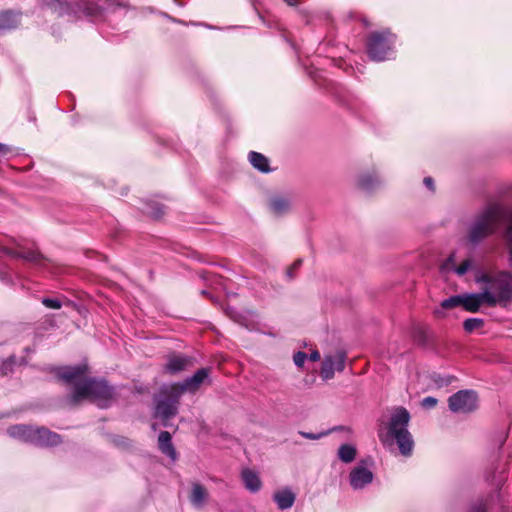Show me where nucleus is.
<instances>
[{
    "instance_id": "2",
    "label": "nucleus",
    "mask_w": 512,
    "mask_h": 512,
    "mask_svg": "<svg viewBox=\"0 0 512 512\" xmlns=\"http://www.w3.org/2000/svg\"><path fill=\"white\" fill-rule=\"evenodd\" d=\"M409 421V412L403 407H397L390 413L389 421L386 426L387 433L383 434L381 429L378 433L383 443L386 442L387 438L395 440L400 453L406 457L411 456L414 448V440L408 430Z\"/></svg>"
},
{
    "instance_id": "5",
    "label": "nucleus",
    "mask_w": 512,
    "mask_h": 512,
    "mask_svg": "<svg viewBox=\"0 0 512 512\" xmlns=\"http://www.w3.org/2000/svg\"><path fill=\"white\" fill-rule=\"evenodd\" d=\"M8 434L15 439L36 446H53L60 442V436L46 428H33L26 425H15L8 429Z\"/></svg>"
},
{
    "instance_id": "24",
    "label": "nucleus",
    "mask_w": 512,
    "mask_h": 512,
    "mask_svg": "<svg viewBox=\"0 0 512 512\" xmlns=\"http://www.w3.org/2000/svg\"><path fill=\"white\" fill-rule=\"evenodd\" d=\"M50 9L53 13L57 15H63L69 12H76V9L71 6V4L67 3L63 0H55L53 3L49 4Z\"/></svg>"
},
{
    "instance_id": "19",
    "label": "nucleus",
    "mask_w": 512,
    "mask_h": 512,
    "mask_svg": "<svg viewBox=\"0 0 512 512\" xmlns=\"http://www.w3.org/2000/svg\"><path fill=\"white\" fill-rule=\"evenodd\" d=\"M208 497V492L204 486L199 483H194L192 486L190 501L196 507L203 506Z\"/></svg>"
},
{
    "instance_id": "34",
    "label": "nucleus",
    "mask_w": 512,
    "mask_h": 512,
    "mask_svg": "<svg viewBox=\"0 0 512 512\" xmlns=\"http://www.w3.org/2000/svg\"><path fill=\"white\" fill-rule=\"evenodd\" d=\"M301 263H302V260H301V259H299V260L295 261V262H294V264L292 265V267L288 270L287 274H288V276H289L290 278H292V277H293V276H292V270H293V269L298 268V267L301 265Z\"/></svg>"
},
{
    "instance_id": "7",
    "label": "nucleus",
    "mask_w": 512,
    "mask_h": 512,
    "mask_svg": "<svg viewBox=\"0 0 512 512\" xmlns=\"http://www.w3.org/2000/svg\"><path fill=\"white\" fill-rule=\"evenodd\" d=\"M210 370L208 368H201L197 370L191 377L186 378L180 383H175L170 386L169 394L175 397H180L185 392L194 393L200 386L208 380Z\"/></svg>"
},
{
    "instance_id": "9",
    "label": "nucleus",
    "mask_w": 512,
    "mask_h": 512,
    "mask_svg": "<svg viewBox=\"0 0 512 512\" xmlns=\"http://www.w3.org/2000/svg\"><path fill=\"white\" fill-rule=\"evenodd\" d=\"M374 474L364 461L354 466L349 473V484L353 490H362L373 482Z\"/></svg>"
},
{
    "instance_id": "35",
    "label": "nucleus",
    "mask_w": 512,
    "mask_h": 512,
    "mask_svg": "<svg viewBox=\"0 0 512 512\" xmlns=\"http://www.w3.org/2000/svg\"><path fill=\"white\" fill-rule=\"evenodd\" d=\"M9 148L0 143V159L7 155Z\"/></svg>"
},
{
    "instance_id": "36",
    "label": "nucleus",
    "mask_w": 512,
    "mask_h": 512,
    "mask_svg": "<svg viewBox=\"0 0 512 512\" xmlns=\"http://www.w3.org/2000/svg\"><path fill=\"white\" fill-rule=\"evenodd\" d=\"M309 359L311 361H318L320 359V354L318 351H313L310 356H309Z\"/></svg>"
},
{
    "instance_id": "16",
    "label": "nucleus",
    "mask_w": 512,
    "mask_h": 512,
    "mask_svg": "<svg viewBox=\"0 0 512 512\" xmlns=\"http://www.w3.org/2000/svg\"><path fill=\"white\" fill-rule=\"evenodd\" d=\"M273 499L281 510L291 508L295 502V494L290 489H282L274 493Z\"/></svg>"
},
{
    "instance_id": "14",
    "label": "nucleus",
    "mask_w": 512,
    "mask_h": 512,
    "mask_svg": "<svg viewBox=\"0 0 512 512\" xmlns=\"http://www.w3.org/2000/svg\"><path fill=\"white\" fill-rule=\"evenodd\" d=\"M269 209L276 216L289 213L292 209V201L288 196L275 195L269 201Z\"/></svg>"
},
{
    "instance_id": "10",
    "label": "nucleus",
    "mask_w": 512,
    "mask_h": 512,
    "mask_svg": "<svg viewBox=\"0 0 512 512\" xmlns=\"http://www.w3.org/2000/svg\"><path fill=\"white\" fill-rule=\"evenodd\" d=\"M346 355L341 351L335 354L325 355L321 367V377L324 380H330L334 377L336 371L342 372L345 368Z\"/></svg>"
},
{
    "instance_id": "22",
    "label": "nucleus",
    "mask_w": 512,
    "mask_h": 512,
    "mask_svg": "<svg viewBox=\"0 0 512 512\" xmlns=\"http://www.w3.org/2000/svg\"><path fill=\"white\" fill-rule=\"evenodd\" d=\"M19 21L16 14L12 12H3L0 14V32L14 29Z\"/></svg>"
},
{
    "instance_id": "27",
    "label": "nucleus",
    "mask_w": 512,
    "mask_h": 512,
    "mask_svg": "<svg viewBox=\"0 0 512 512\" xmlns=\"http://www.w3.org/2000/svg\"><path fill=\"white\" fill-rule=\"evenodd\" d=\"M43 305H45L47 308L50 309H60L61 308V302L58 299H52V298H44L42 300Z\"/></svg>"
},
{
    "instance_id": "20",
    "label": "nucleus",
    "mask_w": 512,
    "mask_h": 512,
    "mask_svg": "<svg viewBox=\"0 0 512 512\" xmlns=\"http://www.w3.org/2000/svg\"><path fill=\"white\" fill-rule=\"evenodd\" d=\"M380 183L381 180L375 173L363 174L358 179V186L364 191H371Z\"/></svg>"
},
{
    "instance_id": "33",
    "label": "nucleus",
    "mask_w": 512,
    "mask_h": 512,
    "mask_svg": "<svg viewBox=\"0 0 512 512\" xmlns=\"http://www.w3.org/2000/svg\"><path fill=\"white\" fill-rule=\"evenodd\" d=\"M424 185H425L428 189H430L431 191H433V190H434V181H433V179H432L431 177H426V178L424 179Z\"/></svg>"
},
{
    "instance_id": "29",
    "label": "nucleus",
    "mask_w": 512,
    "mask_h": 512,
    "mask_svg": "<svg viewBox=\"0 0 512 512\" xmlns=\"http://www.w3.org/2000/svg\"><path fill=\"white\" fill-rule=\"evenodd\" d=\"M306 358H307L306 353L299 351L294 355L293 360H294V363L296 366L302 367Z\"/></svg>"
},
{
    "instance_id": "39",
    "label": "nucleus",
    "mask_w": 512,
    "mask_h": 512,
    "mask_svg": "<svg viewBox=\"0 0 512 512\" xmlns=\"http://www.w3.org/2000/svg\"><path fill=\"white\" fill-rule=\"evenodd\" d=\"M476 512H484V510L483 509H477Z\"/></svg>"
},
{
    "instance_id": "18",
    "label": "nucleus",
    "mask_w": 512,
    "mask_h": 512,
    "mask_svg": "<svg viewBox=\"0 0 512 512\" xmlns=\"http://www.w3.org/2000/svg\"><path fill=\"white\" fill-rule=\"evenodd\" d=\"M158 445L161 452L169 456L172 460L176 459V451L171 442V435L167 431H163L159 434Z\"/></svg>"
},
{
    "instance_id": "26",
    "label": "nucleus",
    "mask_w": 512,
    "mask_h": 512,
    "mask_svg": "<svg viewBox=\"0 0 512 512\" xmlns=\"http://www.w3.org/2000/svg\"><path fill=\"white\" fill-rule=\"evenodd\" d=\"M483 320L480 318H468L464 321L463 327L466 332H473L474 330L483 326Z\"/></svg>"
},
{
    "instance_id": "25",
    "label": "nucleus",
    "mask_w": 512,
    "mask_h": 512,
    "mask_svg": "<svg viewBox=\"0 0 512 512\" xmlns=\"http://www.w3.org/2000/svg\"><path fill=\"white\" fill-rule=\"evenodd\" d=\"M463 294L451 296L442 301L441 306L444 309H450L458 306H462Z\"/></svg>"
},
{
    "instance_id": "12",
    "label": "nucleus",
    "mask_w": 512,
    "mask_h": 512,
    "mask_svg": "<svg viewBox=\"0 0 512 512\" xmlns=\"http://www.w3.org/2000/svg\"><path fill=\"white\" fill-rule=\"evenodd\" d=\"M193 365V359L182 354H172L167 358L164 372L170 375L178 374Z\"/></svg>"
},
{
    "instance_id": "6",
    "label": "nucleus",
    "mask_w": 512,
    "mask_h": 512,
    "mask_svg": "<svg viewBox=\"0 0 512 512\" xmlns=\"http://www.w3.org/2000/svg\"><path fill=\"white\" fill-rule=\"evenodd\" d=\"M395 36L388 30L371 34L368 42V54L374 61H384L393 54Z\"/></svg>"
},
{
    "instance_id": "31",
    "label": "nucleus",
    "mask_w": 512,
    "mask_h": 512,
    "mask_svg": "<svg viewBox=\"0 0 512 512\" xmlns=\"http://www.w3.org/2000/svg\"><path fill=\"white\" fill-rule=\"evenodd\" d=\"M77 5H78L79 10H82L84 13H86L88 15H92L95 12V8H93L89 4H85V5L77 4Z\"/></svg>"
},
{
    "instance_id": "4",
    "label": "nucleus",
    "mask_w": 512,
    "mask_h": 512,
    "mask_svg": "<svg viewBox=\"0 0 512 512\" xmlns=\"http://www.w3.org/2000/svg\"><path fill=\"white\" fill-rule=\"evenodd\" d=\"M475 281L483 294L489 293L495 298L494 306H506L512 300V276L509 273H478Z\"/></svg>"
},
{
    "instance_id": "32",
    "label": "nucleus",
    "mask_w": 512,
    "mask_h": 512,
    "mask_svg": "<svg viewBox=\"0 0 512 512\" xmlns=\"http://www.w3.org/2000/svg\"><path fill=\"white\" fill-rule=\"evenodd\" d=\"M301 435L307 439H312V440H315V439H319L322 437V435H324L323 433L321 434H312V433H306V432H301Z\"/></svg>"
},
{
    "instance_id": "3",
    "label": "nucleus",
    "mask_w": 512,
    "mask_h": 512,
    "mask_svg": "<svg viewBox=\"0 0 512 512\" xmlns=\"http://www.w3.org/2000/svg\"><path fill=\"white\" fill-rule=\"evenodd\" d=\"M507 217L508 212L501 205L494 204L488 206L471 225L468 234L469 242L474 245L479 243L494 233L506 221Z\"/></svg>"
},
{
    "instance_id": "1",
    "label": "nucleus",
    "mask_w": 512,
    "mask_h": 512,
    "mask_svg": "<svg viewBox=\"0 0 512 512\" xmlns=\"http://www.w3.org/2000/svg\"><path fill=\"white\" fill-rule=\"evenodd\" d=\"M57 376L73 389L67 397L70 405L89 400L100 408H107L114 401L113 387L103 379L88 377V366L85 364L62 367L58 370Z\"/></svg>"
},
{
    "instance_id": "30",
    "label": "nucleus",
    "mask_w": 512,
    "mask_h": 512,
    "mask_svg": "<svg viewBox=\"0 0 512 512\" xmlns=\"http://www.w3.org/2000/svg\"><path fill=\"white\" fill-rule=\"evenodd\" d=\"M437 404V399L434 398V397H431V396H428V397H425L422 401H421V405L422 407L426 408V409H430V408H433L435 407Z\"/></svg>"
},
{
    "instance_id": "23",
    "label": "nucleus",
    "mask_w": 512,
    "mask_h": 512,
    "mask_svg": "<svg viewBox=\"0 0 512 512\" xmlns=\"http://www.w3.org/2000/svg\"><path fill=\"white\" fill-rule=\"evenodd\" d=\"M357 450L351 444H343L338 449V457L344 463H351L356 458Z\"/></svg>"
},
{
    "instance_id": "37",
    "label": "nucleus",
    "mask_w": 512,
    "mask_h": 512,
    "mask_svg": "<svg viewBox=\"0 0 512 512\" xmlns=\"http://www.w3.org/2000/svg\"><path fill=\"white\" fill-rule=\"evenodd\" d=\"M290 6H296L298 4V0H284Z\"/></svg>"
},
{
    "instance_id": "13",
    "label": "nucleus",
    "mask_w": 512,
    "mask_h": 512,
    "mask_svg": "<svg viewBox=\"0 0 512 512\" xmlns=\"http://www.w3.org/2000/svg\"><path fill=\"white\" fill-rule=\"evenodd\" d=\"M173 397L174 399L171 400L159 401L155 407V417L160 418L165 426H167V421L178 411V397Z\"/></svg>"
},
{
    "instance_id": "38",
    "label": "nucleus",
    "mask_w": 512,
    "mask_h": 512,
    "mask_svg": "<svg viewBox=\"0 0 512 512\" xmlns=\"http://www.w3.org/2000/svg\"><path fill=\"white\" fill-rule=\"evenodd\" d=\"M154 217H158L160 216V214H162V212H150Z\"/></svg>"
},
{
    "instance_id": "17",
    "label": "nucleus",
    "mask_w": 512,
    "mask_h": 512,
    "mask_svg": "<svg viewBox=\"0 0 512 512\" xmlns=\"http://www.w3.org/2000/svg\"><path fill=\"white\" fill-rule=\"evenodd\" d=\"M242 480L247 490L256 493L261 489L262 482L257 473L252 470L246 469L242 472Z\"/></svg>"
},
{
    "instance_id": "11",
    "label": "nucleus",
    "mask_w": 512,
    "mask_h": 512,
    "mask_svg": "<svg viewBox=\"0 0 512 512\" xmlns=\"http://www.w3.org/2000/svg\"><path fill=\"white\" fill-rule=\"evenodd\" d=\"M495 298L489 293H465L463 294L462 307L464 310L475 313L478 312L481 306H494Z\"/></svg>"
},
{
    "instance_id": "15",
    "label": "nucleus",
    "mask_w": 512,
    "mask_h": 512,
    "mask_svg": "<svg viewBox=\"0 0 512 512\" xmlns=\"http://www.w3.org/2000/svg\"><path fill=\"white\" fill-rule=\"evenodd\" d=\"M472 266V260L466 259L460 265H456L455 254H451L441 266L443 273L453 271L457 275H464Z\"/></svg>"
},
{
    "instance_id": "21",
    "label": "nucleus",
    "mask_w": 512,
    "mask_h": 512,
    "mask_svg": "<svg viewBox=\"0 0 512 512\" xmlns=\"http://www.w3.org/2000/svg\"><path fill=\"white\" fill-rule=\"evenodd\" d=\"M249 161L254 168L263 173L270 171L269 160L261 153L255 151L250 152Z\"/></svg>"
},
{
    "instance_id": "8",
    "label": "nucleus",
    "mask_w": 512,
    "mask_h": 512,
    "mask_svg": "<svg viewBox=\"0 0 512 512\" xmlns=\"http://www.w3.org/2000/svg\"><path fill=\"white\" fill-rule=\"evenodd\" d=\"M448 403L454 413H469L477 408V394L472 390H461L450 396Z\"/></svg>"
},
{
    "instance_id": "28",
    "label": "nucleus",
    "mask_w": 512,
    "mask_h": 512,
    "mask_svg": "<svg viewBox=\"0 0 512 512\" xmlns=\"http://www.w3.org/2000/svg\"><path fill=\"white\" fill-rule=\"evenodd\" d=\"M20 256L31 262H38V260L41 258V255L37 251H27L22 253Z\"/></svg>"
}]
</instances>
